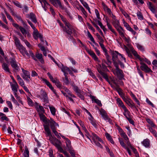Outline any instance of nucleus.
I'll return each mask as SVG.
<instances>
[{"instance_id":"f3484780","label":"nucleus","mask_w":157,"mask_h":157,"mask_svg":"<svg viewBox=\"0 0 157 157\" xmlns=\"http://www.w3.org/2000/svg\"><path fill=\"white\" fill-rule=\"evenodd\" d=\"M22 71L23 72V74L21 75V76L23 78H26V77L29 78V79L31 77L30 73L27 71H26L23 68H21Z\"/></svg>"},{"instance_id":"e433bc0d","label":"nucleus","mask_w":157,"mask_h":157,"mask_svg":"<svg viewBox=\"0 0 157 157\" xmlns=\"http://www.w3.org/2000/svg\"><path fill=\"white\" fill-rule=\"evenodd\" d=\"M64 75L65 76V78L64 79H63L64 82L66 85H68L71 82V80H69L68 79V78L67 75Z\"/></svg>"},{"instance_id":"bf43d9fd","label":"nucleus","mask_w":157,"mask_h":157,"mask_svg":"<svg viewBox=\"0 0 157 157\" xmlns=\"http://www.w3.org/2000/svg\"><path fill=\"white\" fill-rule=\"evenodd\" d=\"M149 131L154 136L157 133V132L154 129H153L152 127H150L149 128Z\"/></svg>"},{"instance_id":"a211bd4d","label":"nucleus","mask_w":157,"mask_h":157,"mask_svg":"<svg viewBox=\"0 0 157 157\" xmlns=\"http://www.w3.org/2000/svg\"><path fill=\"white\" fill-rule=\"evenodd\" d=\"M90 97L92 101L94 102L100 106H102V105L101 103V101L98 99H96L95 97L92 95H90Z\"/></svg>"},{"instance_id":"7c9ffc66","label":"nucleus","mask_w":157,"mask_h":157,"mask_svg":"<svg viewBox=\"0 0 157 157\" xmlns=\"http://www.w3.org/2000/svg\"><path fill=\"white\" fill-rule=\"evenodd\" d=\"M90 116V117L88 118L89 120L90 121V122L92 125L96 127L97 126V124L91 115V116Z\"/></svg>"},{"instance_id":"2f4dec72","label":"nucleus","mask_w":157,"mask_h":157,"mask_svg":"<svg viewBox=\"0 0 157 157\" xmlns=\"http://www.w3.org/2000/svg\"><path fill=\"white\" fill-rule=\"evenodd\" d=\"M127 104L131 108H135L136 109V107L135 104L131 99L129 100V101L127 103Z\"/></svg>"},{"instance_id":"ddd939ff","label":"nucleus","mask_w":157,"mask_h":157,"mask_svg":"<svg viewBox=\"0 0 157 157\" xmlns=\"http://www.w3.org/2000/svg\"><path fill=\"white\" fill-rule=\"evenodd\" d=\"M33 35L35 39L37 40L38 38H39L41 41H43L42 36L39 33L36 29L33 30Z\"/></svg>"},{"instance_id":"473e14b6","label":"nucleus","mask_w":157,"mask_h":157,"mask_svg":"<svg viewBox=\"0 0 157 157\" xmlns=\"http://www.w3.org/2000/svg\"><path fill=\"white\" fill-rule=\"evenodd\" d=\"M148 8L151 10V11L153 13H155L156 10L154 7L153 6L152 3L151 2H149L148 3Z\"/></svg>"},{"instance_id":"6e6552de","label":"nucleus","mask_w":157,"mask_h":157,"mask_svg":"<svg viewBox=\"0 0 157 157\" xmlns=\"http://www.w3.org/2000/svg\"><path fill=\"white\" fill-rule=\"evenodd\" d=\"M131 51L132 54L136 58L139 59L141 62H142L143 61H144L148 64L149 65L151 64L150 61L146 58H141L140 56L137 54V52L134 49H132Z\"/></svg>"},{"instance_id":"8fccbe9b","label":"nucleus","mask_w":157,"mask_h":157,"mask_svg":"<svg viewBox=\"0 0 157 157\" xmlns=\"http://www.w3.org/2000/svg\"><path fill=\"white\" fill-rule=\"evenodd\" d=\"M53 83L55 84L56 86L58 88H60L61 86V83L57 79H56L54 82H53Z\"/></svg>"},{"instance_id":"3c124183","label":"nucleus","mask_w":157,"mask_h":157,"mask_svg":"<svg viewBox=\"0 0 157 157\" xmlns=\"http://www.w3.org/2000/svg\"><path fill=\"white\" fill-rule=\"evenodd\" d=\"M137 15L138 17V18L139 19H140L141 20H143V19H144L142 15V14L140 12L138 11L137 12Z\"/></svg>"},{"instance_id":"393cba45","label":"nucleus","mask_w":157,"mask_h":157,"mask_svg":"<svg viewBox=\"0 0 157 157\" xmlns=\"http://www.w3.org/2000/svg\"><path fill=\"white\" fill-rule=\"evenodd\" d=\"M61 64L62 66V67L61 68L62 71L63 72L64 75H66V73L70 69V68L67 67H65L61 64H60L59 65V64H57V65L59 67H60Z\"/></svg>"},{"instance_id":"b1692460","label":"nucleus","mask_w":157,"mask_h":157,"mask_svg":"<svg viewBox=\"0 0 157 157\" xmlns=\"http://www.w3.org/2000/svg\"><path fill=\"white\" fill-rule=\"evenodd\" d=\"M141 144L146 147H148L150 145V140L148 139H146L141 142Z\"/></svg>"},{"instance_id":"052dcab7","label":"nucleus","mask_w":157,"mask_h":157,"mask_svg":"<svg viewBox=\"0 0 157 157\" xmlns=\"http://www.w3.org/2000/svg\"><path fill=\"white\" fill-rule=\"evenodd\" d=\"M89 72L90 75L94 79H96L97 78L95 75L89 69Z\"/></svg>"},{"instance_id":"338daca9","label":"nucleus","mask_w":157,"mask_h":157,"mask_svg":"<svg viewBox=\"0 0 157 157\" xmlns=\"http://www.w3.org/2000/svg\"><path fill=\"white\" fill-rule=\"evenodd\" d=\"M60 152L62 153H63L67 157H70V155L69 153L66 151H64L63 149V150H61Z\"/></svg>"},{"instance_id":"0e129e2a","label":"nucleus","mask_w":157,"mask_h":157,"mask_svg":"<svg viewBox=\"0 0 157 157\" xmlns=\"http://www.w3.org/2000/svg\"><path fill=\"white\" fill-rule=\"evenodd\" d=\"M27 21L28 24L30 25L31 28L33 29V30L36 29L35 26L29 20H27Z\"/></svg>"},{"instance_id":"cd10ccee","label":"nucleus","mask_w":157,"mask_h":157,"mask_svg":"<svg viewBox=\"0 0 157 157\" xmlns=\"http://www.w3.org/2000/svg\"><path fill=\"white\" fill-rule=\"evenodd\" d=\"M117 104L119 106L121 107L123 109H125L126 108L124 105V104L123 102L121 100L120 98H118L117 99Z\"/></svg>"},{"instance_id":"f704fd0d","label":"nucleus","mask_w":157,"mask_h":157,"mask_svg":"<svg viewBox=\"0 0 157 157\" xmlns=\"http://www.w3.org/2000/svg\"><path fill=\"white\" fill-rule=\"evenodd\" d=\"M25 151L23 153L24 157H29V151L28 148L26 146H25Z\"/></svg>"},{"instance_id":"c85d7f7f","label":"nucleus","mask_w":157,"mask_h":157,"mask_svg":"<svg viewBox=\"0 0 157 157\" xmlns=\"http://www.w3.org/2000/svg\"><path fill=\"white\" fill-rule=\"evenodd\" d=\"M123 109L124 111V112L123 113V114L127 119L131 117L130 114V112L127 109V108H126Z\"/></svg>"},{"instance_id":"a18cd8bd","label":"nucleus","mask_w":157,"mask_h":157,"mask_svg":"<svg viewBox=\"0 0 157 157\" xmlns=\"http://www.w3.org/2000/svg\"><path fill=\"white\" fill-rule=\"evenodd\" d=\"M65 143L66 147L68 149H70L72 147L71 144V142L68 139L66 140Z\"/></svg>"},{"instance_id":"e2e57ef3","label":"nucleus","mask_w":157,"mask_h":157,"mask_svg":"<svg viewBox=\"0 0 157 157\" xmlns=\"http://www.w3.org/2000/svg\"><path fill=\"white\" fill-rule=\"evenodd\" d=\"M87 36L92 41H94V38L88 31H87Z\"/></svg>"},{"instance_id":"a19ab883","label":"nucleus","mask_w":157,"mask_h":157,"mask_svg":"<svg viewBox=\"0 0 157 157\" xmlns=\"http://www.w3.org/2000/svg\"><path fill=\"white\" fill-rule=\"evenodd\" d=\"M55 142H54V143H52V144L55 146L60 151L63 150V149L59 143H56Z\"/></svg>"},{"instance_id":"69168bd1","label":"nucleus","mask_w":157,"mask_h":157,"mask_svg":"<svg viewBox=\"0 0 157 157\" xmlns=\"http://www.w3.org/2000/svg\"><path fill=\"white\" fill-rule=\"evenodd\" d=\"M22 10L23 13H28L29 11V8L26 5L24 6V7L22 9Z\"/></svg>"},{"instance_id":"6ab92c4d","label":"nucleus","mask_w":157,"mask_h":157,"mask_svg":"<svg viewBox=\"0 0 157 157\" xmlns=\"http://www.w3.org/2000/svg\"><path fill=\"white\" fill-rule=\"evenodd\" d=\"M48 122L50 124L51 128L52 130H53V129H55L56 126H59L58 124L52 118H50V120H49Z\"/></svg>"},{"instance_id":"c756f323","label":"nucleus","mask_w":157,"mask_h":157,"mask_svg":"<svg viewBox=\"0 0 157 157\" xmlns=\"http://www.w3.org/2000/svg\"><path fill=\"white\" fill-rule=\"evenodd\" d=\"M42 81L44 83L46 84L49 88L51 90L52 88H53L52 85L51 84L50 82L47 79L44 78H42Z\"/></svg>"},{"instance_id":"9d476101","label":"nucleus","mask_w":157,"mask_h":157,"mask_svg":"<svg viewBox=\"0 0 157 157\" xmlns=\"http://www.w3.org/2000/svg\"><path fill=\"white\" fill-rule=\"evenodd\" d=\"M40 94L38 95L37 97L40 98L43 100L44 102H48V97L46 93L42 89H41L40 90Z\"/></svg>"},{"instance_id":"f8f14e48","label":"nucleus","mask_w":157,"mask_h":157,"mask_svg":"<svg viewBox=\"0 0 157 157\" xmlns=\"http://www.w3.org/2000/svg\"><path fill=\"white\" fill-rule=\"evenodd\" d=\"M26 18L30 19L32 22L35 23H36L37 22V20L36 16L33 13L31 12L27 14L26 15Z\"/></svg>"},{"instance_id":"a878e982","label":"nucleus","mask_w":157,"mask_h":157,"mask_svg":"<svg viewBox=\"0 0 157 157\" xmlns=\"http://www.w3.org/2000/svg\"><path fill=\"white\" fill-rule=\"evenodd\" d=\"M116 29L122 37H124V30L121 26H120L119 27H118Z\"/></svg>"},{"instance_id":"9b49d317","label":"nucleus","mask_w":157,"mask_h":157,"mask_svg":"<svg viewBox=\"0 0 157 157\" xmlns=\"http://www.w3.org/2000/svg\"><path fill=\"white\" fill-rule=\"evenodd\" d=\"M140 63L141 65L140 68L142 71L147 73L152 72L151 69L145 63L143 62H140Z\"/></svg>"},{"instance_id":"37998d69","label":"nucleus","mask_w":157,"mask_h":157,"mask_svg":"<svg viewBox=\"0 0 157 157\" xmlns=\"http://www.w3.org/2000/svg\"><path fill=\"white\" fill-rule=\"evenodd\" d=\"M67 29V28H65L63 30L64 31H65L67 33L68 35L71 36L72 33V28H68Z\"/></svg>"},{"instance_id":"13d9d810","label":"nucleus","mask_w":157,"mask_h":157,"mask_svg":"<svg viewBox=\"0 0 157 157\" xmlns=\"http://www.w3.org/2000/svg\"><path fill=\"white\" fill-rule=\"evenodd\" d=\"M97 38L99 41V42H104V40L102 37L98 33L96 34Z\"/></svg>"},{"instance_id":"f257e3e1","label":"nucleus","mask_w":157,"mask_h":157,"mask_svg":"<svg viewBox=\"0 0 157 157\" xmlns=\"http://www.w3.org/2000/svg\"><path fill=\"white\" fill-rule=\"evenodd\" d=\"M97 68L98 72L103 76V78L107 82H109V80L108 76L105 72L106 71H109L106 66L104 64H102L101 66L100 65L97 66Z\"/></svg>"},{"instance_id":"ea45409f","label":"nucleus","mask_w":157,"mask_h":157,"mask_svg":"<svg viewBox=\"0 0 157 157\" xmlns=\"http://www.w3.org/2000/svg\"><path fill=\"white\" fill-rule=\"evenodd\" d=\"M37 111L39 112V114L44 113V110L43 107L39 105L37 109Z\"/></svg>"},{"instance_id":"6e6d98bb","label":"nucleus","mask_w":157,"mask_h":157,"mask_svg":"<svg viewBox=\"0 0 157 157\" xmlns=\"http://www.w3.org/2000/svg\"><path fill=\"white\" fill-rule=\"evenodd\" d=\"M103 42H99V44L101 48L102 49L104 52H106L107 51V49L105 48L104 45L103 44Z\"/></svg>"},{"instance_id":"603ef678","label":"nucleus","mask_w":157,"mask_h":157,"mask_svg":"<svg viewBox=\"0 0 157 157\" xmlns=\"http://www.w3.org/2000/svg\"><path fill=\"white\" fill-rule=\"evenodd\" d=\"M39 116L40 120L43 122L46 121V118L45 116L43 114V113L39 114Z\"/></svg>"},{"instance_id":"79ce46f5","label":"nucleus","mask_w":157,"mask_h":157,"mask_svg":"<svg viewBox=\"0 0 157 157\" xmlns=\"http://www.w3.org/2000/svg\"><path fill=\"white\" fill-rule=\"evenodd\" d=\"M11 99L12 101L15 105L19 106L20 105L18 103L17 100H16L14 97L13 96L12 94H11Z\"/></svg>"},{"instance_id":"5701e85b","label":"nucleus","mask_w":157,"mask_h":157,"mask_svg":"<svg viewBox=\"0 0 157 157\" xmlns=\"http://www.w3.org/2000/svg\"><path fill=\"white\" fill-rule=\"evenodd\" d=\"M2 68L7 73H10V69L9 65L6 63H4L2 64Z\"/></svg>"},{"instance_id":"bb28decb","label":"nucleus","mask_w":157,"mask_h":157,"mask_svg":"<svg viewBox=\"0 0 157 157\" xmlns=\"http://www.w3.org/2000/svg\"><path fill=\"white\" fill-rule=\"evenodd\" d=\"M10 85L12 90L13 93L17 92L18 88L19 86L17 83L12 84Z\"/></svg>"},{"instance_id":"c9c22d12","label":"nucleus","mask_w":157,"mask_h":157,"mask_svg":"<svg viewBox=\"0 0 157 157\" xmlns=\"http://www.w3.org/2000/svg\"><path fill=\"white\" fill-rule=\"evenodd\" d=\"M49 107L52 114L53 116H55L56 113V109L55 107L51 105H49Z\"/></svg>"},{"instance_id":"aec40b11","label":"nucleus","mask_w":157,"mask_h":157,"mask_svg":"<svg viewBox=\"0 0 157 157\" xmlns=\"http://www.w3.org/2000/svg\"><path fill=\"white\" fill-rule=\"evenodd\" d=\"M14 41V43L16 47L18 48L21 46H23L21 43L19 39L17 37L14 36L13 38Z\"/></svg>"},{"instance_id":"de8ad7c7","label":"nucleus","mask_w":157,"mask_h":157,"mask_svg":"<svg viewBox=\"0 0 157 157\" xmlns=\"http://www.w3.org/2000/svg\"><path fill=\"white\" fill-rule=\"evenodd\" d=\"M68 150L72 157H76L75 156V153L72 147L68 149Z\"/></svg>"},{"instance_id":"c03bdc74","label":"nucleus","mask_w":157,"mask_h":157,"mask_svg":"<svg viewBox=\"0 0 157 157\" xmlns=\"http://www.w3.org/2000/svg\"><path fill=\"white\" fill-rule=\"evenodd\" d=\"M79 9H80V10L82 11V13L86 17H87V13L85 11V9L81 5H79Z\"/></svg>"},{"instance_id":"680f3d73","label":"nucleus","mask_w":157,"mask_h":157,"mask_svg":"<svg viewBox=\"0 0 157 157\" xmlns=\"http://www.w3.org/2000/svg\"><path fill=\"white\" fill-rule=\"evenodd\" d=\"M119 95L121 96V97L123 98L124 96V94L122 90L121 89L119 91L117 92Z\"/></svg>"},{"instance_id":"20e7f679","label":"nucleus","mask_w":157,"mask_h":157,"mask_svg":"<svg viewBox=\"0 0 157 157\" xmlns=\"http://www.w3.org/2000/svg\"><path fill=\"white\" fill-rule=\"evenodd\" d=\"M10 60L13 71L15 72H17L20 70V68L18 65V63L14 58H10Z\"/></svg>"},{"instance_id":"09e8293b","label":"nucleus","mask_w":157,"mask_h":157,"mask_svg":"<svg viewBox=\"0 0 157 157\" xmlns=\"http://www.w3.org/2000/svg\"><path fill=\"white\" fill-rule=\"evenodd\" d=\"M12 2L16 6L20 8H22V6L20 3L17 1H13Z\"/></svg>"},{"instance_id":"72a5a7b5","label":"nucleus","mask_w":157,"mask_h":157,"mask_svg":"<svg viewBox=\"0 0 157 157\" xmlns=\"http://www.w3.org/2000/svg\"><path fill=\"white\" fill-rule=\"evenodd\" d=\"M112 24L116 29L119 27L121 26L120 25V22L118 20H116L115 21H113Z\"/></svg>"},{"instance_id":"774afa93","label":"nucleus","mask_w":157,"mask_h":157,"mask_svg":"<svg viewBox=\"0 0 157 157\" xmlns=\"http://www.w3.org/2000/svg\"><path fill=\"white\" fill-rule=\"evenodd\" d=\"M49 155L50 157H54V156L53 155V151L51 148L49 150Z\"/></svg>"},{"instance_id":"864d4df0","label":"nucleus","mask_w":157,"mask_h":157,"mask_svg":"<svg viewBox=\"0 0 157 157\" xmlns=\"http://www.w3.org/2000/svg\"><path fill=\"white\" fill-rule=\"evenodd\" d=\"M119 141L121 145L124 148H126L127 147L126 146L125 144H124L123 141L121 140L120 138H118Z\"/></svg>"},{"instance_id":"49530a36","label":"nucleus","mask_w":157,"mask_h":157,"mask_svg":"<svg viewBox=\"0 0 157 157\" xmlns=\"http://www.w3.org/2000/svg\"><path fill=\"white\" fill-rule=\"evenodd\" d=\"M27 102L28 105L30 106H33L34 105V103L32 100L28 96L27 97Z\"/></svg>"},{"instance_id":"0eeeda50","label":"nucleus","mask_w":157,"mask_h":157,"mask_svg":"<svg viewBox=\"0 0 157 157\" xmlns=\"http://www.w3.org/2000/svg\"><path fill=\"white\" fill-rule=\"evenodd\" d=\"M80 43L82 46L84 47L85 48L86 51L92 57L95 61H98V58L97 57L95 53L93 51L90 50H89L83 44L82 42H81Z\"/></svg>"},{"instance_id":"423d86ee","label":"nucleus","mask_w":157,"mask_h":157,"mask_svg":"<svg viewBox=\"0 0 157 157\" xmlns=\"http://www.w3.org/2000/svg\"><path fill=\"white\" fill-rule=\"evenodd\" d=\"M54 2L55 3V4H52V5L56 8H58L59 6L62 10H64L68 15H69L70 13L67 10V8L64 7L63 5H62L61 2L60 0H54Z\"/></svg>"},{"instance_id":"dca6fc26","label":"nucleus","mask_w":157,"mask_h":157,"mask_svg":"<svg viewBox=\"0 0 157 157\" xmlns=\"http://www.w3.org/2000/svg\"><path fill=\"white\" fill-rule=\"evenodd\" d=\"M17 49H19L20 52L24 56H25V55L28 56H29V54L26 48H25L23 46H21Z\"/></svg>"},{"instance_id":"5fc2aeb1","label":"nucleus","mask_w":157,"mask_h":157,"mask_svg":"<svg viewBox=\"0 0 157 157\" xmlns=\"http://www.w3.org/2000/svg\"><path fill=\"white\" fill-rule=\"evenodd\" d=\"M146 121L148 123L150 124L151 127H155V124L150 119H146Z\"/></svg>"},{"instance_id":"4468645a","label":"nucleus","mask_w":157,"mask_h":157,"mask_svg":"<svg viewBox=\"0 0 157 157\" xmlns=\"http://www.w3.org/2000/svg\"><path fill=\"white\" fill-rule=\"evenodd\" d=\"M90 136V138L92 139L93 142H94L96 141H99L101 143L103 142L102 140L95 133H92Z\"/></svg>"},{"instance_id":"4be33fe9","label":"nucleus","mask_w":157,"mask_h":157,"mask_svg":"<svg viewBox=\"0 0 157 157\" xmlns=\"http://www.w3.org/2000/svg\"><path fill=\"white\" fill-rule=\"evenodd\" d=\"M36 57L40 61L41 63L43 64L44 63V61L42 58L43 55L41 53H39L38 52H36L35 54Z\"/></svg>"},{"instance_id":"f03ea898","label":"nucleus","mask_w":157,"mask_h":157,"mask_svg":"<svg viewBox=\"0 0 157 157\" xmlns=\"http://www.w3.org/2000/svg\"><path fill=\"white\" fill-rule=\"evenodd\" d=\"M44 127L46 132L48 139L52 144L54 143V142L58 140L55 137L52 135L49 126L48 125H44Z\"/></svg>"},{"instance_id":"58836bf2","label":"nucleus","mask_w":157,"mask_h":157,"mask_svg":"<svg viewBox=\"0 0 157 157\" xmlns=\"http://www.w3.org/2000/svg\"><path fill=\"white\" fill-rule=\"evenodd\" d=\"M107 25L108 29L113 32L116 36H117V34L115 31L114 29H113L112 26L110 24L109 22H107Z\"/></svg>"},{"instance_id":"39448f33","label":"nucleus","mask_w":157,"mask_h":157,"mask_svg":"<svg viewBox=\"0 0 157 157\" xmlns=\"http://www.w3.org/2000/svg\"><path fill=\"white\" fill-rule=\"evenodd\" d=\"M111 53L112 55V59L113 63L114 66L117 67L118 63L119 62V60H120L118 59V56H119L120 53L117 51H112L111 52Z\"/></svg>"},{"instance_id":"7ed1b4c3","label":"nucleus","mask_w":157,"mask_h":157,"mask_svg":"<svg viewBox=\"0 0 157 157\" xmlns=\"http://www.w3.org/2000/svg\"><path fill=\"white\" fill-rule=\"evenodd\" d=\"M13 25L17 29H20L21 32L22 34L26 36L27 35L28 37L30 38L31 36V34L29 33L28 30H26L23 27L19 26L18 24L17 23H13Z\"/></svg>"},{"instance_id":"2eb2a0df","label":"nucleus","mask_w":157,"mask_h":157,"mask_svg":"<svg viewBox=\"0 0 157 157\" xmlns=\"http://www.w3.org/2000/svg\"><path fill=\"white\" fill-rule=\"evenodd\" d=\"M78 96L82 100H84V95L85 94L84 92L82 90H80L79 89H77L75 91Z\"/></svg>"},{"instance_id":"1a4fd4ad","label":"nucleus","mask_w":157,"mask_h":157,"mask_svg":"<svg viewBox=\"0 0 157 157\" xmlns=\"http://www.w3.org/2000/svg\"><path fill=\"white\" fill-rule=\"evenodd\" d=\"M115 67H116V70L113 72L114 75L117 76L120 80L124 79L123 71L120 69L119 67H117H117L116 66H115Z\"/></svg>"},{"instance_id":"4d7b16f0","label":"nucleus","mask_w":157,"mask_h":157,"mask_svg":"<svg viewBox=\"0 0 157 157\" xmlns=\"http://www.w3.org/2000/svg\"><path fill=\"white\" fill-rule=\"evenodd\" d=\"M136 47L140 50L142 52L144 51L143 47L141 45L138 44H136Z\"/></svg>"},{"instance_id":"412c9836","label":"nucleus","mask_w":157,"mask_h":157,"mask_svg":"<svg viewBox=\"0 0 157 157\" xmlns=\"http://www.w3.org/2000/svg\"><path fill=\"white\" fill-rule=\"evenodd\" d=\"M100 113L105 120L109 117L106 111L103 109H101L100 110Z\"/></svg>"},{"instance_id":"4c0bfd02","label":"nucleus","mask_w":157,"mask_h":157,"mask_svg":"<svg viewBox=\"0 0 157 157\" xmlns=\"http://www.w3.org/2000/svg\"><path fill=\"white\" fill-rule=\"evenodd\" d=\"M41 6L44 10L46 11L47 10L46 8H48V6H49V4L46 0H45L42 3V4H41Z\"/></svg>"}]
</instances>
